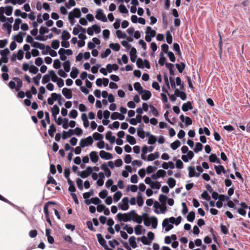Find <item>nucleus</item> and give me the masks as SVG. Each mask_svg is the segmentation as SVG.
Instances as JSON below:
<instances>
[{
    "label": "nucleus",
    "mask_w": 250,
    "mask_h": 250,
    "mask_svg": "<svg viewBox=\"0 0 250 250\" xmlns=\"http://www.w3.org/2000/svg\"><path fill=\"white\" fill-rule=\"evenodd\" d=\"M134 213H135V210H131L129 212L127 213H118L116 215V217L117 220L119 222H127L132 220L133 214Z\"/></svg>",
    "instance_id": "1"
},
{
    "label": "nucleus",
    "mask_w": 250,
    "mask_h": 250,
    "mask_svg": "<svg viewBox=\"0 0 250 250\" xmlns=\"http://www.w3.org/2000/svg\"><path fill=\"white\" fill-rule=\"evenodd\" d=\"M141 216H142V218L144 219L145 218H148L150 221H152L151 225L152 229H155L157 228L158 225V219L156 217L154 216L150 217L149 214L146 212H144Z\"/></svg>",
    "instance_id": "2"
},
{
    "label": "nucleus",
    "mask_w": 250,
    "mask_h": 250,
    "mask_svg": "<svg viewBox=\"0 0 250 250\" xmlns=\"http://www.w3.org/2000/svg\"><path fill=\"white\" fill-rule=\"evenodd\" d=\"M95 18L97 20L104 22L107 21L106 15L103 13V10L102 9L97 10Z\"/></svg>",
    "instance_id": "3"
},
{
    "label": "nucleus",
    "mask_w": 250,
    "mask_h": 250,
    "mask_svg": "<svg viewBox=\"0 0 250 250\" xmlns=\"http://www.w3.org/2000/svg\"><path fill=\"white\" fill-rule=\"evenodd\" d=\"M10 52L8 48H5L3 50L0 51V55L1 56L0 59L4 63H6L8 62V55L10 54Z\"/></svg>",
    "instance_id": "4"
},
{
    "label": "nucleus",
    "mask_w": 250,
    "mask_h": 250,
    "mask_svg": "<svg viewBox=\"0 0 250 250\" xmlns=\"http://www.w3.org/2000/svg\"><path fill=\"white\" fill-rule=\"evenodd\" d=\"M171 221L169 218H165L162 222V226L165 228V230L166 232L169 231L173 228V224L170 223Z\"/></svg>",
    "instance_id": "5"
},
{
    "label": "nucleus",
    "mask_w": 250,
    "mask_h": 250,
    "mask_svg": "<svg viewBox=\"0 0 250 250\" xmlns=\"http://www.w3.org/2000/svg\"><path fill=\"white\" fill-rule=\"evenodd\" d=\"M188 176L189 177H198L200 176L201 173L199 172H196L195 167L193 166H189L188 167Z\"/></svg>",
    "instance_id": "6"
},
{
    "label": "nucleus",
    "mask_w": 250,
    "mask_h": 250,
    "mask_svg": "<svg viewBox=\"0 0 250 250\" xmlns=\"http://www.w3.org/2000/svg\"><path fill=\"white\" fill-rule=\"evenodd\" d=\"M99 155L102 159L106 160L111 159L113 158L111 153L103 150L100 151Z\"/></svg>",
    "instance_id": "7"
},
{
    "label": "nucleus",
    "mask_w": 250,
    "mask_h": 250,
    "mask_svg": "<svg viewBox=\"0 0 250 250\" xmlns=\"http://www.w3.org/2000/svg\"><path fill=\"white\" fill-rule=\"evenodd\" d=\"M97 240L99 244L104 248H107V245L106 241L104 240L103 235L101 233H98L96 235Z\"/></svg>",
    "instance_id": "8"
},
{
    "label": "nucleus",
    "mask_w": 250,
    "mask_h": 250,
    "mask_svg": "<svg viewBox=\"0 0 250 250\" xmlns=\"http://www.w3.org/2000/svg\"><path fill=\"white\" fill-rule=\"evenodd\" d=\"M62 93L63 94V95L67 99H70L72 97V90L70 88H66V87L62 88Z\"/></svg>",
    "instance_id": "9"
},
{
    "label": "nucleus",
    "mask_w": 250,
    "mask_h": 250,
    "mask_svg": "<svg viewBox=\"0 0 250 250\" xmlns=\"http://www.w3.org/2000/svg\"><path fill=\"white\" fill-rule=\"evenodd\" d=\"M193 109V105L192 102L188 101L187 103H184L182 106V110L184 112H187L189 110H192Z\"/></svg>",
    "instance_id": "10"
},
{
    "label": "nucleus",
    "mask_w": 250,
    "mask_h": 250,
    "mask_svg": "<svg viewBox=\"0 0 250 250\" xmlns=\"http://www.w3.org/2000/svg\"><path fill=\"white\" fill-rule=\"evenodd\" d=\"M141 95L142 99L144 101L148 100L152 96L151 92L148 90H144Z\"/></svg>",
    "instance_id": "11"
},
{
    "label": "nucleus",
    "mask_w": 250,
    "mask_h": 250,
    "mask_svg": "<svg viewBox=\"0 0 250 250\" xmlns=\"http://www.w3.org/2000/svg\"><path fill=\"white\" fill-rule=\"evenodd\" d=\"M105 139L109 141L110 144H113L115 142L116 137L112 135V133L111 131H108L105 134Z\"/></svg>",
    "instance_id": "12"
},
{
    "label": "nucleus",
    "mask_w": 250,
    "mask_h": 250,
    "mask_svg": "<svg viewBox=\"0 0 250 250\" xmlns=\"http://www.w3.org/2000/svg\"><path fill=\"white\" fill-rule=\"evenodd\" d=\"M74 134V130L73 129H69L67 131L63 130L62 134V138L63 140H65L67 138L71 137Z\"/></svg>",
    "instance_id": "13"
},
{
    "label": "nucleus",
    "mask_w": 250,
    "mask_h": 250,
    "mask_svg": "<svg viewBox=\"0 0 250 250\" xmlns=\"http://www.w3.org/2000/svg\"><path fill=\"white\" fill-rule=\"evenodd\" d=\"M129 55H130V61H131V62H134L136 61L137 57V50L135 47H132L131 48Z\"/></svg>",
    "instance_id": "14"
},
{
    "label": "nucleus",
    "mask_w": 250,
    "mask_h": 250,
    "mask_svg": "<svg viewBox=\"0 0 250 250\" xmlns=\"http://www.w3.org/2000/svg\"><path fill=\"white\" fill-rule=\"evenodd\" d=\"M144 220L145 219L142 218L141 215L138 214L136 212L135 213L133 214V217H132V219L133 222L138 224H140L142 223L143 221H144Z\"/></svg>",
    "instance_id": "15"
},
{
    "label": "nucleus",
    "mask_w": 250,
    "mask_h": 250,
    "mask_svg": "<svg viewBox=\"0 0 250 250\" xmlns=\"http://www.w3.org/2000/svg\"><path fill=\"white\" fill-rule=\"evenodd\" d=\"M214 167L217 175H220L222 173L226 174V169L223 166L220 164L218 166L214 165Z\"/></svg>",
    "instance_id": "16"
},
{
    "label": "nucleus",
    "mask_w": 250,
    "mask_h": 250,
    "mask_svg": "<svg viewBox=\"0 0 250 250\" xmlns=\"http://www.w3.org/2000/svg\"><path fill=\"white\" fill-rule=\"evenodd\" d=\"M25 34V33L20 31L18 34L14 36V41L18 43H21L23 42V36Z\"/></svg>",
    "instance_id": "17"
},
{
    "label": "nucleus",
    "mask_w": 250,
    "mask_h": 250,
    "mask_svg": "<svg viewBox=\"0 0 250 250\" xmlns=\"http://www.w3.org/2000/svg\"><path fill=\"white\" fill-rule=\"evenodd\" d=\"M90 160L93 163H97L99 160V156L97 152L95 151H91L89 154Z\"/></svg>",
    "instance_id": "18"
},
{
    "label": "nucleus",
    "mask_w": 250,
    "mask_h": 250,
    "mask_svg": "<svg viewBox=\"0 0 250 250\" xmlns=\"http://www.w3.org/2000/svg\"><path fill=\"white\" fill-rule=\"evenodd\" d=\"M208 159L210 162L212 163H216L218 164H221V161L218 158L216 155L214 153H211L208 157Z\"/></svg>",
    "instance_id": "19"
},
{
    "label": "nucleus",
    "mask_w": 250,
    "mask_h": 250,
    "mask_svg": "<svg viewBox=\"0 0 250 250\" xmlns=\"http://www.w3.org/2000/svg\"><path fill=\"white\" fill-rule=\"evenodd\" d=\"M51 111L52 112V116L54 119L57 118V115L59 114L60 108L57 104H55L51 108Z\"/></svg>",
    "instance_id": "20"
},
{
    "label": "nucleus",
    "mask_w": 250,
    "mask_h": 250,
    "mask_svg": "<svg viewBox=\"0 0 250 250\" xmlns=\"http://www.w3.org/2000/svg\"><path fill=\"white\" fill-rule=\"evenodd\" d=\"M159 157V152L156 151L153 153L149 154L147 157V161H152L157 159Z\"/></svg>",
    "instance_id": "21"
},
{
    "label": "nucleus",
    "mask_w": 250,
    "mask_h": 250,
    "mask_svg": "<svg viewBox=\"0 0 250 250\" xmlns=\"http://www.w3.org/2000/svg\"><path fill=\"white\" fill-rule=\"evenodd\" d=\"M169 219L171 221L170 223L175 224L176 226L179 225L182 221V217L180 216L177 217L176 218L174 217H171Z\"/></svg>",
    "instance_id": "22"
},
{
    "label": "nucleus",
    "mask_w": 250,
    "mask_h": 250,
    "mask_svg": "<svg viewBox=\"0 0 250 250\" xmlns=\"http://www.w3.org/2000/svg\"><path fill=\"white\" fill-rule=\"evenodd\" d=\"M133 86L135 90L137 91L139 94H142L144 89L140 83L139 82H135L134 83Z\"/></svg>",
    "instance_id": "23"
},
{
    "label": "nucleus",
    "mask_w": 250,
    "mask_h": 250,
    "mask_svg": "<svg viewBox=\"0 0 250 250\" xmlns=\"http://www.w3.org/2000/svg\"><path fill=\"white\" fill-rule=\"evenodd\" d=\"M79 73V69L77 67H73L70 73V76L72 79H74L77 77Z\"/></svg>",
    "instance_id": "24"
},
{
    "label": "nucleus",
    "mask_w": 250,
    "mask_h": 250,
    "mask_svg": "<svg viewBox=\"0 0 250 250\" xmlns=\"http://www.w3.org/2000/svg\"><path fill=\"white\" fill-rule=\"evenodd\" d=\"M56 127L54 124H51L48 129V134L51 137H53L54 133L56 132Z\"/></svg>",
    "instance_id": "25"
},
{
    "label": "nucleus",
    "mask_w": 250,
    "mask_h": 250,
    "mask_svg": "<svg viewBox=\"0 0 250 250\" xmlns=\"http://www.w3.org/2000/svg\"><path fill=\"white\" fill-rule=\"evenodd\" d=\"M22 20L20 18H17L15 20V23L13 25V30L18 31L20 28V25L21 24Z\"/></svg>",
    "instance_id": "26"
},
{
    "label": "nucleus",
    "mask_w": 250,
    "mask_h": 250,
    "mask_svg": "<svg viewBox=\"0 0 250 250\" xmlns=\"http://www.w3.org/2000/svg\"><path fill=\"white\" fill-rule=\"evenodd\" d=\"M128 242L130 246L132 248L135 249L137 247V245L136 242V238L135 236H130L128 239Z\"/></svg>",
    "instance_id": "27"
},
{
    "label": "nucleus",
    "mask_w": 250,
    "mask_h": 250,
    "mask_svg": "<svg viewBox=\"0 0 250 250\" xmlns=\"http://www.w3.org/2000/svg\"><path fill=\"white\" fill-rule=\"evenodd\" d=\"M126 141L131 145H134L136 143V141L134 136L130 135H126Z\"/></svg>",
    "instance_id": "28"
},
{
    "label": "nucleus",
    "mask_w": 250,
    "mask_h": 250,
    "mask_svg": "<svg viewBox=\"0 0 250 250\" xmlns=\"http://www.w3.org/2000/svg\"><path fill=\"white\" fill-rule=\"evenodd\" d=\"M70 34L68 31L66 30H64L62 31L61 36V38L62 40H68L70 38Z\"/></svg>",
    "instance_id": "29"
},
{
    "label": "nucleus",
    "mask_w": 250,
    "mask_h": 250,
    "mask_svg": "<svg viewBox=\"0 0 250 250\" xmlns=\"http://www.w3.org/2000/svg\"><path fill=\"white\" fill-rule=\"evenodd\" d=\"M48 73L50 74L51 77V80L54 83H56L57 80L60 78L57 76L55 71L53 70L48 71Z\"/></svg>",
    "instance_id": "30"
},
{
    "label": "nucleus",
    "mask_w": 250,
    "mask_h": 250,
    "mask_svg": "<svg viewBox=\"0 0 250 250\" xmlns=\"http://www.w3.org/2000/svg\"><path fill=\"white\" fill-rule=\"evenodd\" d=\"M167 197L164 194H160L159 197V201L162 205H167Z\"/></svg>",
    "instance_id": "31"
},
{
    "label": "nucleus",
    "mask_w": 250,
    "mask_h": 250,
    "mask_svg": "<svg viewBox=\"0 0 250 250\" xmlns=\"http://www.w3.org/2000/svg\"><path fill=\"white\" fill-rule=\"evenodd\" d=\"M74 18H80L82 15L81 11L79 8H75L72 10Z\"/></svg>",
    "instance_id": "32"
},
{
    "label": "nucleus",
    "mask_w": 250,
    "mask_h": 250,
    "mask_svg": "<svg viewBox=\"0 0 250 250\" xmlns=\"http://www.w3.org/2000/svg\"><path fill=\"white\" fill-rule=\"evenodd\" d=\"M195 218V213L193 211H190L188 212L187 216V220L189 222H192Z\"/></svg>",
    "instance_id": "33"
},
{
    "label": "nucleus",
    "mask_w": 250,
    "mask_h": 250,
    "mask_svg": "<svg viewBox=\"0 0 250 250\" xmlns=\"http://www.w3.org/2000/svg\"><path fill=\"white\" fill-rule=\"evenodd\" d=\"M64 70L66 72H69L70 70L71 63L69 60L65 61L62 63Z\"/></svg>",
    "instance_id": "34"
},
{
    "label": "nucleus",
    "mask_w": 250,
    "mask_h": 250,
    "mask_svg": "<svg viewBox=\"0 0 250 250\" xmlns=\"http://www.w3.org/2000/svg\"><path fill=\"white\" fill-rule=\"evenodd\" d=\"M109 47L113 51H118L120 50L121 46L118 43H110Z\"/></svg>",
    "instance_id": "35"
},
{
    "label": "nucleus",
    "mask_w": 250,
    "mask_h": 250,
    "mask_svg": "<svg viewBox=\"0 0 250 250\" xmlns=\"http://www.w3.org/2000/svg\"><path fill=\"white\" fill-rule=\"evenodd\" d=\"M175 66L178 72L180 73H182L186 67V64L184 62H181L180 64L176 63Z\"/></svg>",
    "instance_id": "36"
},
{
    "label": "nucleus",
    "mask_w": 250,
    "mask_h": 250,
    "mask_svg": "<svg viewBox=\"0 0 250 250\" xmlns=\"http://www.w3.org/2000/svg\"><path fill=\"white\" fill-rule=\"evenodd\" d=\"M181 146V142L179 140H176L170 144V147L173 150H176Z\"/></svg>",
    "instance_id": "37"
},
{
    "label": "nucleus",
    "mask_w": 250,
    "mask_h": 250,
    "mask_svg": "<svg viewBox=\"0 0 250 250\" xmlns=\"http://www.w3.org/2000/svg\"><path fill=\"white\" fill-rule=\"evenodd\" d=\"M103 135L100 133L96 132L93 133V138H94L96 141H102L103 140Z\"/></svg>",
    "instance_id": "38"
},
{
    "label": "nucleus",
    "mask_w": 250,
    "mask_h": 250,
    "mask_svg": "<svg viewBox=\"0 0 250 250\" xmlns=\"http://www.w3.org/2000/svg\"><path fill=\"white\" fill-rule=\"evenodd\" d=\"M138 241H141V242L145 245H149L150 243V241H149L147 237L145 235H143L141 237H139L137 238Z\"/></svg>",
    "instance_id": "39"
},
{
    "label": "nucleus",
    "mask_w": 250,
    "mask_h": 250,
    "mask_svg": "<svg viewBox=\"0 0 250 250\" xmlns=\"http://www.w3.org/2000/svg\"><path fill=\"white\" fill-rule=\"evenodd\" d=\"M167 183L170 188H173L176 185V181L173 178L170 177L167 179Z\"/></svg>",
    "instance_id": "40"
},
{
    "label": "nucleus",
    "mask_w": 250,
    "mask_h": 250,
    "mask_svg": "<svg viewBox=\"0 0 250 250\" xmlns=\"http://www.w3.org/2000/svg\"><path fill=\"white\" fill-rule=\"evenodd\" d=\"M13 10V7L11 5H7L5 6V14L7 16H10L12 15Z\"/></svg>",
    "instance_id": "41"
},
{
    "label": "nucleus",
    "mask_w": 250,
    "mask_h": 250,
    "mask_svg": "<svg viewBox=\"0 0 250 250\" xmlns=\"http://www.w3.org/2000/svg\"><path fill=\"white\" fill-rule=\"evenodd\" d=\"M203 145L199 142H197L195 144V146L194 148V151L195 153H198L199 151H202L203 149Z\"/></svg>",
    "instance_id": "42"
},
{
    "label": "nucleus",
    "mask_w": 250,
    "mask_h": 250,
    "mask_svg": "<svg viewBox=\"0 0 250 250\" xmlns=\"http://www.w3.org/2000/svg\"><path fill=\"white\" fill-rule=\"evenodd\" d=\"M119 11L122 14H128V11L125 6L123 4H121L118 7Z\"/></svg>",
    "instance_id": "43"
},
{
    "label": "nucleus",
    "mask_w": 250,
    "mask_h": 250,
    "mask_svg": "<svg viewBox=\"0 0 250 250\" xmlns=\"http://www.w3.org/2000/svg\"><path fill=\"white\" fill-rule=\"evenodd\" d=\"M116 33L117 37L119 39H125L127 37V35L125 34V33L122 32L120 30H117L116 31Z\"/></svg>",
    "instance_id": "44"
},
{
    "label": "nucleus",
    "mask_w": 250,
    "mask_h": 250,
    "mask_svg": "<svg viewBox=\"0 0 250 250\" xmlns=\"http://www.w3.org/2000/svg\"><path fill=\"white\" fill-rule=\"evenodd\" d=\"M12 24H9L8 22L4 23L2 24V28H5L7 31L8 35H10L12 31Z\"/></svg>",
    "instance_id": "45"
},
{
    "label": "nucleus",
    "mask_w": 250,
    "mask_h": 250,
    "mask_svg": "<svg viewBox=\"0 0 250 250\" xmlns=\"http://www.w3.org/2000/svg\"><path fill=\"white\" fill-rule=\"evenodd\" d=\"M60 42L58 40H54L52 41L51 47L55 50L57 49L60 46Z\"/></svg>",
    "instance_id": "46"
},
{
    "label": "nucleus",
    "mask_w": 250,
    "mask_h": 250,
    "mask_svg": "<svg viewBox=\"0 0 250 250\" xmlns=\"http://www.w3.org/2000/svg\"><path fill=\"white\" fill-rule=\"evenodd\" d=\"M143 227L141 225H136L134 228L135 233L137 235H140L142 233Z\"/></svg>",
    "instance_id": "47"
},
{
    "label": "nucleus",
    "mask_w": 250,
    "mask_h": 250,
    "mask_svg": "<svg viewBox=\"0 0 250 250\" xmlns=\"http://www.w3.org/2000/svg\"><path fill=\"white\" fill-rule=\"evenodd\" d=\"M161 185L160 183L158 181L152 182L151 184H150V187L152 189H159L161 188Z\"/></svg>",
    "instance_id": "48"
},
{
    "label": "nucleus",
    "mask_w": 250,
    "mask_h": 250,
    "mask_svg": "<svg viewBox=\"0 0 250 250\" xmlns=\"http://www.w3.org/2000/svg\"><path fill=\"white\" fill-rule=\"evenodd\" d=\"M122 193L120 191H117L113 195L114 202H118L122 197Z\"/></svg>",
    "instance_id": "49"
},
{
    "label": "nucleus",
    "mask_w": 250,
    "mask_h": 250,
    "mask_svg": "<svg viewBox=\"0 0 250 250\" xmlns=\"http://www.w3.org/2000/svg\"><path fill=\"white\" fill-rule=\"evenodd\" d=\"M50 80V74L48 73V74H45L43 76L42 82L43 84H45L48 83Z\"/></svg>",
    "instance_id": "50"
},
{
    "label": "nucleus",
    "mask_w": 250,
    "mask_h": 250,
    "mask_svg": "<svg viewBox=\"0 0 250 250\" xmlns=\"http://www.w3.org/2000/svg\"><path fill=\"white\" fill-rule=\"evenodd\" d=\"M166 40L168 44H171L172 42V37L171 35L170 31L168 30L166 32Z\"/></svg>",
    "instance_id": "51"
},
{
    "label": "nucleus",
    "mask_w": 250,
    "mask_h": 250,
    "mask_svg": "<svg viewBox=\"0 0 250 250\" xmlns=\"http://www.w3.org/2000/svg\"><path fill=\"white\" fill-rule=\"evenodd\" d=\"M0 200H1L5 203H7L8 204H9V205H10L11 206H12V207H14V208H19V207L17 206V205H15L14 204H13V203H12L11 202H10V201H9L8 200H7L6 198H5V197H3L0 194Z\"/></svg>",
    "instance_id": "52"
},
{
    "label": "nucleus",
    "mask_w": 250,
    "mask_h": 250,
    "mask_svg": "<svg viewBox=\"0 0 250 250\" xmlns=\"http://www.w3.org/2000/svg\"><path fill=\"white\" fill-rule=\"evenodd\" d=\"M53 67L56 69H60V67H61V62L59 59H55L54 61L53 64Z\"/></svg>",
    "instance_id": "53"
},
{
    "label": "nucleus",
    "mask_w": 250,
    "mask_h": 250,
    "mask_svg": "<svg viewBox=\"0 0 250 250\" xmlns=\"http://www.w3.org/2000/svg\"><path fill=\"white\" fill-rule=\"evenodd\" d=\"M146 31L149 33V35L151 36V37H154L156 36V31L152 29L150 26H147L146 28Z\"/></svg>",
    "instance_id": "54"
},
{
    "label": "nucleus",
    "mask_w": 250,
    "mask_h": 250,
    "mask_svg": "<svg viewBox=\"0 0 250 250\" xmlns=\"http://www.w3.org/2000/svg\"><path fill=\"white\" fill-rule=\"evenodd\" d=\"M138 187L137 185H128L126 188L127 191H131L132 192H135L137 191Z\"/></svg>",
    "instance_id": "55"
},
{
    "label": "nucleus",
    "mask_w": 250,
    "mask_h": 250,
    "mask_svg": "<svg viewBox=\"0 0 250 250\" xmlns=\"http://www.w3.org/2000/svg\"><path fill=\"white\" fill-rule=\"evenodd\" d=\"M149 106L153 115L156 117H158L159 112H158L157 109L152 104H149Z\"/></svg>",
    "instance_id": "56"
},
{
    "label": "nucleus",
    "mask_w": 250,
    "mask_h": 250,
    "mask_svg": "<svg viewBox=\"0 0 250 250\" xmlns=\"http://www.w3.org/2000/svg\"><path fill=\"white\" fill-rule=\"evenodd\" d=\"M157 137L155 135H151V138H148L147 144L149 145H154L157 142Z\"/></svg>",
    "instance_id": "57"
},
{
    "label": "nucleus",
    "mask_w": 250,
    "mask_h": 250,
    "mask_svg": "<svg viewBox=\"0 0 250 250\" xmlns=\"http://www.w3.org/2000/svg\"><path fill=\"white\" fill-rule=\"evenodd\" d=\"M108 244L112 249H114L116 246H118L120 244L119 242L116 239H115L112 241H109Z\"/></svg>",
    "instance_id": "58"
},
{
    "label": "nucleus",
    "mask_w": 250,
    "mask_h": 250,
    "mask_svg": "<svg viewBox=\"0 0 250 250\" xmlns=\"http://www.w3.org/2000/svg\"><path fill=\"white\" fill-rule=\"evenodd\" d=\"M111 53V50L109 48H107L104 52L101 53V57L102 58H105L109 56Z\"/></svg>",
    "instance_id": "59"
},
{
    "label": "nucleus",
    "mask_w": 250,
    "mask_h": 250,
    "mask_svg": "<svg viewBox=\"0 0 250 250\" xmlns=\"http://www.w3.org/2000/svg\"><path fill=\"white\" fill-rule=\"evenodd\" d=\"M158 168V167L156 166H148L146 168V172L147 174H151L155 170H156Z\"/></svg>",
    "instance_id": "60"
},
{
    "label": "nucleus",
    "mask_w": 250,
    "mask_h": 250,
    "mask_svg": "<svg viewBox=\"0 0 250 250\" xmlns=\"http://www.w3.org/2000/svg\"><path fill=\"white\" fill-rule=\"evenodd\" d=\"M108 191L106 189H103L99 193V197L102 199H104L108 196Z\"/></svg>",
    "instance_id": "61"
},
{
    "label": "nucleus",
    "mask_w": 250,
    "mask_h": 250,
    "mask_svg": "<svg viewBox=\"0 0 250 250\" xmlns=\"http://www.w3.org/2000/svg\"><path fill=\"white\" fill-rule=\"evenodd\" d=\"M201 197L203 199H205L208 201H209L210 199V196L206 190H205L203 192L201 195Z\"/></svg>",
    "instance_id": "62"
},
{
    "label": "nucleus",
    "mask_w": 250,
    "mask_h": 250,
    "mask_svg": "<svg viewBox=\"0 0 250 250\" xmlns=\"http://www.w3.org/2000/svg\"><path fill=\"white\" fill-rule=\"evenodd\" d=\"M136 65L138 68H143L144 67V61L141 58H138L137 59L136 61Z\"/></svg>",
    "instance_id": "63"
},
{
    "label": "nucleus",
    "mask_w": 250,
    "mask_h": 250,
    "mask_svg": "<svg viewBox=\"0 0 250 250\" xmlns=\"http://www.w3.org/2000/svg\"><path fill=\"white\" fill-rule=\"evenodd\" d=\"M167 57L169 58V60L171 62H175L176 58H175V55L174 54V53L172 52L169 51L168 52H167Z\"/></svg>",
    "instance_id": "64"
}]
</instances>
